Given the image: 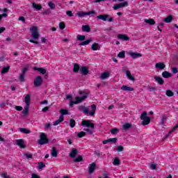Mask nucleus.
I'll return each mask as SVG.
<instances>
[{
  "instance_id": "obj_41",
  "label": "nucleus",
  "mask_w": 178,
  "mask_h": 178,
  "mask_svg": "<svg viewBox=\"0 0 178 178\" xmlns=\"http://www.w3.org/2000/svg\"><path fill=\"white\" fill-rule=\"evenodd\" d=\"M70 126L72 129L76 126V121L73 119L70 120Z\"/></svg>"
},
{
  "instance_id": "obj_52",
  "label": "nucleus",
  "mask_w": 178,
  "mask_h": 178,
  "mask_svg": "<svg viewBox=\"0 0 178 178\" xmlns=\"http://www.w3.org/2000/svg\"><path fill=\"white\" fill-rule=\"evenodd\" d=\"M24 76L25 74H21L19 75V80L22 83H23V81H24Z\"/></svg>"
},
{
  "instance_id": "obj_20",
  "label": "nucleus",
  "mask_w": 178,
  "mask_h": 178,
  "mask_svg": "<svg viewBox=\"0 0 178 178\" xmlns=\"http://www.w3.org/2000/svg\"><path fill=\"white\" fill-rule=\"evenodd\" d=\"M31 99V96H30V95H26L25 96V104H26V106H30V101Z\"/></svg>"
},
{
  "instance_id": "obj_25",
  "label": "nucleus",
  "mask_w": 178,
  "mask_h": 178,
  "mask_svg": "<svg viewBox=\"0 0 178 178\" xmlns=\"http://www.w3.org/2000/svg\"><path fill=\"white\" fill-rule=\"evenodd\" d=\"M162 76L164 79H169L170 77H172V74L168 71H165L162 72Z\"/></svg>"
},
{
  "instance_id": "obj_3",
  "label": "nucleus",
  "mask_w": 178,
  "mask_h": 178,
  "mask_svg": "<svg viewBox=\"0 0 178 178\" xmlns=\"http://www.w3.org/2000/svg\"><path fill=\"white\" fill-rule=\"evenodd\" d=\"M140 119L142 121L143 126H147V124H149L151 122V118L147 116V112H144L140 115Z\"/></svg>"
},
{
  "instance_id": "obj_36",
  "label": "nucleus",
  "mask_w": 178,
  "mask_h": 178,
  "mask_svg": "<svg viewBox=\"0 0 178 178\" xmlns=\"http://www.w3.org/2000/svg\"><path fill=\"white\" fill-rule=\"evenodd\" d=\"M75 16H78V17H84V16H86V14L83 11H79L75 14Z\"/></svg>"
},
{
  "instance_id": "obj_5",
  "label": "nucleus",
  "mask_w": 178,
  "mask_h": 178,
  "mask_svg": "<svg viewBox=\"0 0 178 178\" xmlns=\"http://www.w3.org/2000/svg\"><path fill=\"white\" fill-rule=\"evenodd\" d=\"M42 83H44V81L42 80V77H41V76H36L33 81V85L36 88L41 87V86H42Z\"/></svg>"
},
{
  "instance_id": "obj_31",
  "label": "nucleus",
  "mask_w": 178,
  "mask_h": 178,
  "mask_svg": "<svg viewBox=\"0 0 178 178\" xmlns=\"http://www.w3.org/2000/svg\"><path fill=\"white\" fill-rule=\"evenodd\" d=\"M19 131L21 133H24V134H30V133H31V131H30L26 128H20Z\"/></svg>"
},
{
  "instance_id": "obj_22",
  "label": "nucleus",
  "mask_w": 178,
  "mask_h": 178,
  "mask_svg": "<svg viewBox=\"0 0 178 178\" xmlns=\"http://www.w3.org/2000/svg\"><path fill=\"white\" fill-rule=\"evenodd\" d=\"M144 22L147 24H150L151 26L155 24V20L154 19H145Z\"/></svg>"
},
{
  "instance_id": "obj_12",
  "label": "nucleus",
  "mask_w": 178,
  "mask_h": 178,
  "mask_svg": "<svg viewBox=\"0 0 178 178\" xmlns=\"http://www.w3.org/2000/svg\"><path fill=\"white\" fill-rule=\"evenodd\" d=\"M110 76H111L110 72H104L101 74L99 79H101V80H106V79H108V77Z\"/></svg>"
},
{
  "instance_id": "obj_58",
  "label": "nucleus",
  "mask_w": 178,
  "mask_h": 178,
  "mask_svg": "<svg viewBox=\"0 0 178 178\" xmlns=\"http://www.w3.org/2000/svg\"><path fill=\"white\" fill-rule=\"evenodd\" d=\"M165 122H166V117L163 115L161 119V124H165Z\"/></svg>"
},
{
  "instance_id": "obj_21",
  "label": "nucleus",
  "mask_w": 178,
  "mask_h": 178,
  "mask_svg": "<svg viewBox=\"0 0 178 178\" xmlns=\"http://www.w3.org/2000/svg\"><path fill=\"white\" fill-rule=\"evenodd\" d=\"M79 111H81V112H83V113H85V115H88L89 111H88V108L83 106H79Z\"/></svg>"
},
{
  "instance_id": "obj_62",
  "label": "nucleus",
  "mask_w": 178,
  "mask_h": 178,
  "mask_svg": "<svg viewBox=\"0 0 178 178\" xmlns=\"http://www.w3.org/2000/svg\"><path fill=\"white\" fill-rule=\"evenodd\" d=\"M43 168H45V164L41 163L40 164H39L38 165V169H42Z\"/></svg>"
},
{
  "instance_id": "obj_60",
  "label": "nucleus",
  "mask_w": 178,
  "mask_h": 178,
  "mask_svg": "<svg viewBox=\"0 0 178 178\" xmlns=\"http://www.w3.org/2000/svg\"><path fill=\"white\" fill-rule=\"evenodd\" d=\"M150 169H151L152 170H155V169H156V165H155V164H151V165H150Z\"/></svg>"
},
{
  "instance_id": "obj_45",
  "label": "nucleus",
  "mask_w": 178,
  "mask_h": 178,
  "mask_svg": "<svg viewBox=\"0 0 178 178\" xmlns=\"http://www.w3.org/2000/svg\"><path fill=\"white\" fill-rule=\"evenodd\" d=\"M111 134H118L119 133V129L118 128H114L111 131Z\"/></svg>"
},
{
  "instance_id": "obj_14",
  "label": "nucleus",
  "mask_w": 178,
  "mask_h": 178,
  "mask_svg": "<svg viewBox=\"0 0 178 178\" xmlns=\"http://www.w3.org/2000/svg\"><path fill=\"white\" fill-rule=\"evenodd\" d=\"M96 111H97V106L95 104L91 105L90 111L89 112V116H94V115H95Z\"/></svg>"
},
{
  "instance_id": "obj_47",
  "label": "nucleus",
  "mask_w": 178,
  "mask_h": 178,
  "mask_svg": "<svg viewBox=\"0 0 178 178\" xmlns=\"http://www.w3.org/2000/svg\"><path fill=\"white\" fill-rule=\"evenodd\" d=\"M80 70V67L77 64L74 65V72H77Z\"/></svg>"
},
{
  "instance_id": "obj_26",
  "label": "nucleus",
  "mask_w": 178,
  "mask_h": 178,
  "mask_svg": "<svg viewBox=\"0 0 178 178\" xmlns=\"http://www.w3.org/2000/svg\"><path fill=\"white\" fill-rule=\"evenodd\" d=\"M125 73H126V76H127V79H129V80H131V81H134V80H136L134 76H132L131 73L129 70H127Z\"/></svg>"
},
{
  "instance_id": "obj_48",
  "label": "nucleus",
  "mask_w": 178,
  "mask_h": 178,
  "mask_svg": "<svg viewBox=\"0 0 178 178\" xmlns=\"http://www.w3.org/2000/svg\"><path fill=\"white\" fill-rule=\"evenodd\" d=\"M65 27H66V25L65 24V22H60L59 23V29L60 30H63V29H65Z\"/></svg>"
},
{
  "instance_id": "obj_13",
  "label": "nucleus",
  "mask_w": 178,
  "mask_h": 178,
  "mask_svg": "<svg viewBox=\"0 0 178 178\" xmlns=\"http://www.w3.org/2000/svg\"><path fill=\"white\" fill-rule=\"evenodd\" d=\"M91 49L92 51H99L101 49V44L97 42H94L91 45Z\"/></svg>"
},
{
  "instance_id": "obj_42",
  "label": "nucleus",
  "mask_w": 178,
  "mask_h": 178,
  "mask_svg": "<svg viewBox=\"0 0 178 178\" xmlns=\"http://www.w3.org/2000/svg\"><path fill=\"white\" fill-rule=\"evenodd\" d=\"M60 116H63V115H68L69 111L66 109H61L60 111Z\"/></svg>"
},
{
  "instance_id": "obj_40",
  "label": "nucleus",
  "mask_w": 178,
  "mask_h": 178,
  "mask_svg": "<svg viewBox=\"0 0 178 178\" xmlns=\"http://www.w3.org/2000/svg\"><path fill=\"white\" fill-rule=\"evenodd\" d=\"M76 38H77L78 41H84V40H86V35H78Z\"/></svg>"
},
{
  "instance_id": "obj_53",
  "label": "nucleus",
  "mask_w": 178,
  "mask_h": 178,
  "mask_svg": "<svg viewBox=\"0 0 178 178\" xmlns=\"http://www.w3.org/2000/svg\"><path fill=\"white\" fill-rule=\"evenodd\" d=\"M124 148H123V146L122 145H120V146H118L117 147V151H118V152H122V151H123Z\"/></svg>"
},
{
  "instance_id": "obj_19",
  "label": "nucleus",
  "mask_w": 178,
  "mask_h": 178,
  "mask_svg": "<svg viewBox=\"0 0 178 178\" xmlns=\"http://www.w3.org/2000/svg\"><path fill=\"white\" fill-rule=\"evenodd\" d=\"M63 120H65V117H63V115H60L59 119L54 122L53 126H58V124L61 123V122H63Z\"/></svg>"
},
{
  "instance_id": "obj_30",
  "label": "nucleus",
  "mask_w": 178,
  "mask_h": 178,
  "mask_svg": "<svg viewBox=\"0 0 178 178\" xmlns=\"http://www.w3.org/2000/svg\"><path fill=\"white\" fill-rule=\"evenodd\" d=\"M82 31L86 33H90L91 31V29L88 25H83L82 26Z\"/></svg>"
},
{
  "instance_id": "obj_37",
  "label": "nucleus",
  "mask_w": 178,
  "mask_h": 178,
  "mask_svg": "<svg viewBox=\"0 0 178 178\" xmlns=\"http://www.w3.org/2000/svg\"><path fill=\"white\" fill-rule=\"evenodd\" d=\"M51 156L54 158H56V156H58V152H56V148L53 147L51 149Z\"/></svg>"
},
{
  "instance_id": "obj_6",
  "label": "nucleus",
  "mask_w": 178,
  "mask_h": 178,
  "mask_svg": "<svg viewBox=\"0 0 178 178\" xmlns=\"http://www.w3.org/2000/svg\"><path fill=\"white\" fill-rule=\"evenodd\" d=\"M97 17L100 20H103V22H106V20H108L110 22H113V17H111L109 18L108 15H97Z\"/></svg>"
},
{
  "instance_id": "obj_15",
  "label": "nucleus",
  "mask_w": 178,
  "mask_h": 178,
  "mask_svg": "<svg viewBox=\"0 0 178 178\" xmlns=\"http://www.w3.org/2000/svg\"><path fill=\"white\" fill-rule=\"evenodd\" d=\"M117 37L119 40H122L123 41H129L130 40V38L127 35L118 34Z\"/></svg>"
},
{
  "instance_id": "obj_29",
  "label": "nucleus",
  "mask_w": 178,
  "mask_h": 178,
  "mask_svg": "<svg viewBox=\"0 0 178 178\" xmlns=\"http://www.w3.org/2000/svg\"><path fill=\"white\" fill-rule=\"evenodd\" d=\"M77 155V150L76 149H72L71 152L70 153V156L71 158H76V156Z\"/></svg>"
},
{
  "instance_id": "obj_2",
  "label": "nucleus",
  "mask_w": 178,
  "mask_h": 178,
  "mask_svg": "<svg viewBox=\"0 0 178 178\" xmlns=\"http://www.w3.org/2000/svg\"><path fill=\"white\" fill-rule=\"evenodd\" d=\"M30 31L33 40H38L40 38V33L38 32V27L32 26L30 28Z\"/></svg>"
},
{
  "instance_id": "obj_46",
  "label": "nucleus",
  "mask_w": 178,
  "mask_h": 178,
  "mask_svg": "<svg viewBox=\"0 0 178 178\" xmlns=\"http://www.w3.org/2000/svg\"><path fill=\"white\" fill-rule=\"evenodd\" d=\"M177 128H178V123L172 128V130L170 131V132H169L168 136H170V134H172L173 133V131L177 130Z\"/></svg>"
},
{
  "instance_id": "obj_54",
  "label": "nucleus",
  "mask_w": 178,
  "mask_h": 178,
  "mask_svg": "<svg viewBox=\"0 0 178 178\" xmlns=\"http://www.w3.org/2000/svg\"><path fill=\"white\" fill-rule=\"evenodd\" d=\"M18 20H19V22H22L24 24L26 23V19H24V17H19Z\"/></svg>"
},
{
  "instance_id": "obj_56",
  "label": "nucleus",
  "mask_w": 178,
  "mask_h": 178,
  "mask_svg": "<svg viewBox=\"0 0 178 178\" xmlns=\"http://www.w3.org/2000/svg\"><path fill=\"white\" fill-rule=\"evenodd\" d=\"M172 73H173L174 74H176L178 73V70H177V68H176V67H172Z\"/></svg>"
},
{
  "instance_id": "obj_7",
  "label": "nucleus",
  "mask_w": 178,
  "mask_h": 178,
  "mask_svg": "<svg viewBox=\"0 0 178 178\" xmlns=\"http://www.w3.org/2000/svg\"><path fill=\"white\" fill-rule=\"evenodd\" d=\"M129 5V2L124 1V3H120L118 4H115L113 8L114 10H118V9H120V8H124L125 6H127Z\"/></svg>"
},
{
  "instance_id": "obj_64",
  "label": "nucleus",
  "mask_w": 178,
  "mask_h": 178,
  "mask_svg": "<svg viewBox=\"0 0 178 178\" xmlns=\"http://www.w3.org/2000/svg\"><path fill=\"white\" fill-rule=\"evenodd\" d=\"M32 178H40V176L37 175L36 174H33Z\"/></svg>"
},
{
  "instance_id": "obj_44",
  "label": "nucleus",
  "mask_w": 178,
  "mask_h": 178,
  "mask_svg": "<svg viewBox=\"0 0 178 178\" xmlns=\"http://www.w3.org/2000/svg\"><path fill=\"white\" fill-rule=\"evenodd\" d=\"M9 66H7V67H3V70H2V71H1V73L3 74H5V73H8V72H9Z\"/></svg>"
},
{
  "instance_id": "obj_57",
  "label": "nucleus",
  "mask_w": 178,
  "mask_h": 178,
  "mask_svg": "<svg viewBox=\"0 0 178 178\" xmlns=\"http://www.w3.org/2000/svg\"><path fill=\"white\" fill-rule=\"evenodd\" d=\"M83 130L84 131H87L89 134H92V131L90 129L85 128Z\"/></svg>"
},
{
  "instance_id": "obj_4",
  "label": "nucleus",
  "mask_w": 178,
  "mask_h": 178,
  "mask_svg": "<svg viewBox=\"0 0 178 178\" xmlns=\"http://www.w3.org/2000/svg\"><path fill=\"white\" fill-rule=\"evenodd\" d=\"M38 143L40 145H44V144H48L49 140L45 133H40V139L38 140Z\"/></svg>"
},
{
  "instance_id": "obj_1",
  "label": "nucleus",
  "mask_w": 178,
  "mask_h": 178,
  "mask_svg": "<svg viewBox=\"0 0 178 178\" xmlns=\"http://www.w3.org/2000/svg\"><path fill=\"white\" fill-rule=\"evenodd\" d=\"M81 96L76 97L75 98L76 101H71L70 103V106H72V105H76L77 104H81V102H83L84 99H86V98L88 97V95L86 92H79Z\"/></svg>"
},
{
  "instance_id": "obj_18",
  "label": "nucleus",
  "mask_w": 178,
  "mask_h": 178,
  "mask_svg": "<svg viewBox=\"0 0 178 178\" xmlns=\"http://www.w3.org/2000/svg\"><path fill=\"white\" fill-rule=\"evenodd\" d=\"M29 106H24V108L21 113L22 118H26V116H27V115L29 114Z\"/></svg>"
},
{
  "instance_id": "obj_10",
  "label": "nucleus",
  "mask_w": 178,
  "mask_h": 178,
  "mask_svg": "<svg viewBox=\"0 0 178 178\" xmlns=\"http://www.w3.org/2000/svg\"><path fill=\"white\" fill-rule=\"evenodd\" d=\"M95 168H97V164L95 163H92L88 166V173L89 175H91L94 173V171L95 170Z\"/></svg>"
},
{
  "instance_id": "obj_39",
  "label": "nucleus",
  "mask_w": 178,
  "mask_h": 178,
  "mask_svg": "<svg viewBox=\"0 0 178 178\" xmlns=\"http://www.w3.org/2000/svg\"><path fill=\"white\" fill-rule=\"evenodd\" d=\"M165 95H167V97H173V95H175V93H173L172 90H168L165 91Z\"/></svg>"
},
{
  "instance_id": "obj_55",
  "label": "nucleus",
  "mask_w": 178,
  "mask_h": 178,
  "mask_svg": "<svg viewBox=\"0 0 178 178\" xmlns=\"http://www.w3.org/2000/svg\"><path fill=\"white\" fill-rule=\"evenodd\" d=\"M94 13H95V11L92 10V11L86 12V16H90V15H94Z\"/></svg>"
},
{
  "instance_id": "obj_59",
  "label": "nucleus",
  "mask_w": 178,
  "mask_h": 178,
  "mask_svg": "<svg viewBox=\"0 0 178 178\" xmlns=\"http://www.w3.org/2000/svg\"><path fill=\"white\" fill-rule=\"evenodd\" d=\"M66 13H67V16H70V17H72V16H73V13H72V11L67 10V11L66 12Z\"/></svg>"
},
{
  "instance_id": "obj_33",
  "label": "nucleus",
  "mask_w": 178,
  "mask_h": 178,
  "mask_svg": "<svg viewBox=\"0 0 178 178\" xmlns=\"http://www.w3.org/2000/svg\"><path fill=\"white\" fill-rule=\"evenodd\" d=\"M32 7L34 8L35 9H37V10H41L42 9V7L40 4L37 5L35 3H33Z\"/></svg>"
},
{
  "instance_id": "obj_51",
  "label": "nucleus",
  "mask_w": 178,
  "mask_h": 178,
  "mask_svg": "<svg viewBox=\"0 0 178 178\" xmlns=\"http://www.w3.org/2000/svg\"><path fill=\"white\" fill-rule=\"evenodd\" d=\"M48 6H49L50 9H52V10L55 9V5L54 4V3L49 1L48 3Z\"/></svg>"
},
{
  "instance_id": "obj_32",
  "label": "nucleus",
  "mask_w": 178,
  "mask_h": 178,
  "mask_svg": "<svg viewBox=\"0 0 178 178\" xmlns=\"http://www.w3.org/2000/svg\"><path fill=\"white\" fill-rule=\"evenodd\" d=\"M118 58H120L121 59H124L126 58V51H120L118 54Z\"/></svg>"
},
{
  "instance_id": "obj_49",
  "label": "nucleus",
  "mask_w": 178,
  "mask_h": 178,
  "mask_svg": "<svg viewBox=\"0 0 178 178\" xmlns=\"http://www.w3.org/2000/svg\"><path fill=\"white\" fill-rule=\"evenodd\" d=\"M83 161V157L81 156H79L74 160V162H81Z\"/></svg>"
},
{
  "instance_id": "obj_63",
  "label": "nucleus",
  "mask_w": 178,
  "mask_h": 178,
  "mask_svg": "<svg viewBox=\"0 0 178 178\" xmlns=\"http://www.w3.org/2000/svg\"><path fill=\"white\" fill-rule=\"evenodd\" d=\"M49 107L46 106L42 109V112H47V111H49Z\"/></svg>"
},
{
  "instance_id": "obj_8",
  "label": "nucleus",
  "mask_w": 178,
  "mask_h": 178,
  "mask_svg": "<svg viewBox=\"0 0 178 178\" xmlns=\"http://www.w3.org/2000/svg\"><path fill=\"white\" fill-rule=\"evenodd\" d=\"M82 126H86V127H90L92 129H94L95 125L88 120H83L81 123Z\"/></svg>"
},
{
  "instance_id": "obj_43",
  "label": "nucleus",
  "mask_w": 178,
  "mask_h": 178,
  "mask_svg": "<svg viewBox=\"0 0 178 178\" xmlns=\"http://www.w3.org/2000/svg\"><path fill=\"white\" fill-rule=\"evenodd\" d=\"M131 127V125L129 123H127L123 125L124 130H129V129H130Z\"/></svg>"
},
{
  "instance_id": "obj_16",
  "label": "nucleus",
  "mask_w": 178,
  "mask_h": 178,
  "mask_svg": "<svg viewBox=\"0 0 178 178\" xmlns=\"http://www.w3.org/2000/svg\"><path fill=\"white\" fill-rule=\"evenodd\" d=\"M163 22L165 23H172V22H173V15H169L163 19Z\"/></svg>"
},
{
  "instance_id": "obj_50",
  "label": "nucleus",
  "mask_w": 178,
  "mask_h": 178,
  "mask_svg": "<svg viewBox=\"0 0 178 178\" xmlns=\"http://www.w3.org/2000/svg\"><path fill=\"white\" fill-rule=\"evenodd\" d=\"M77 136L79 138H81L82 137H84V136H86V132L81 131V132L78 133Z\"/></svg>"
},
{
  "instance_id": "obj_38",
  "label": "nucleus",
  "mask_w": 178,
  "mask_h": 178,
  "mask_svg": "<svg viewBox=\"0 0 178 178\" xmlns=\"http://www.w3.org/2000/svg\"><path fill=\"white\" fill-rule=\"evenodd\" d=\"M113 164L114 165V166H118V165H120V160L119 159V158H115Z\"/></svg>"
},
{
  "instance_id": "obj_28",
  "label": "nucleus",
  "mask_w": 178,
  "mask_h": 178,
  "mask_svg": "<svg viewBox=\"0 0 178 178\" xmlns=\"http://www.w3.org/2000/svg\"><path fill=\"white\" fill-rule=\"evenodd\" d=\"M121 90H122V91H134V88L127 86H123L121 87Z\"/></svg>"
},
{
  "instance_id": "obj_27",
  "label": "nucleus",
  "mask_w": 178,
  "mask_h": 178,
  "mask_svg": "<svg viewBox=\"0 0 178 178\" xmlns=\"http://www.w3.org/2000/svg\"><path fill=\"white\" fill-rule=\"evenodd\" d=\"M34 70H38V72H40V73H41L42 74H45V73H47V70L42 67H33Z\"/></svg>"
},
{
  "instance_id": "obj_17",
  "label": "nucleus",
  "mask_w": 178,
  "mask_h": 178,
  "mask_svg": "<svg viewBox=\"0 0 178 178\" xmlns=\"http://www.w3.org/2000/svg\"><path fill=\"white\" fill-rule=\"evenodd\" d=\"M154 79L156 83H158V84H160V86H162V84H163V83H165V81L161 76H155L154 77Z\"/></svg>"
},
{
  "instance_id": "obj_23",
  "label": "nucleus",
  "mask_w": 178,
  "mask_h": 178,
  "mask_svg": "<svg viewBox=\"0 0 178 178\" xmlns=\"http://www.w3.org/2000/svg\"><path fill=\"white\" fill-rule=\"evenodd\" d=\"M116 141H118V138H109L107 140H105L103 141V144H108V143H116Z\"/></svg>"
},
{
  "instance_id": "obj_34",
  "label": "nucleus",
  "mask_w": 178,
  "mask_h": 178,
  "mask_svg": "<svg viewBox=\"0 0 178 178\" xmlns=\"http://www.w3.org/2000/svg\"><path fill=\"white\" fill-rule=\"evenodd\" d=\"M81 73L82 74H88V69L86 67H82L81 68Z\"/></svg>"
},
{
  "instance_id": "obj_24",
  "label": "nucleus",
  "mask_w": 178,
  "mask_h": 178,
  "mask_svg": "<svg viewBox=\"0 0 178 178\" xmlns=\"http://www.w3.org/2000/svg\"><path fill=\"white\" fill-rule=\"evenodd\" d=\"M16 144L20 148H24V141L22 139H18L16 140Z\"/></svg>"
},
{
  "instance_id": "obj_61",
  "label": "nucleus",
  "mask_w": 178,
  "mask_h": 178,
  "mask_svg": "<svg viewBox=\"0 0 178 178\" xmlns=\"http://www.w3.org/2000/svg\"><path fill=\"white\" fill-rule=\"evenodd\" d=\"M15 109H16V111H23V107H22L20 106H15Z\"/></svg>"
},
{
  "instance_id": "obj_35",
  "label": "nucleus",
  "mask_w": 178,
  "mask_h": 178,
  "mask_svg": "<svg viewBox=\"0 0 178 178\" xmlns=\"http://www.w3.org/2000/svg\"><path fill=\"white\" fill-rule=\"evenodd\" d=\"M92 39H88L85 40L84 42H82L79 44V45L81 46H84V45H88V44H90V42H92Z\"/></svg>"
},
{
  "instance_id": "obj_9",
  "label": "nucleus",
  "mask_w": 178,
  "mask_h": 178,
  "mask_svg": "<svg viewBox=\"0 0 178 178\" xmlns=\"http://www.w3.org/2000/svg\"><path fill=\"white\" fill-rule=\"evenodd\" d=\"M127 54L133 59H137L138 58H141V56H143V54H141L140 53H135V52L129 51Z\"/></svg>"
},
{
  "instance_id": "obj_11",
  "label": "nucleus",
  "mask_w": 178,
  "mask_h": 178,
  "mask_svg": "<svg viewBox=\"0 0 178 178\" xmlns=\"http://www.w3.org/2000/svg\"><path fill=\"white\" fill-rule=\"evenodd\" d=\"M155 67L156 69H159V70H163V69L166 67V65H165V63L159 62L156 63Z\"/></svg>"
}]
</instances>
